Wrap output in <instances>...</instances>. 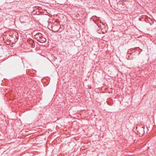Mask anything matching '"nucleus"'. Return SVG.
Instances as JSON below:
<instances>
[{
	"mask_svg": "<svg viewBox=\"0 0 156 156\" xmlns=\"http://www.w3.org/2000/svg\"><path fill=\"white\" fill-rule=\"evenodd\" d=\"M20 21L21 22V23H26V22H24L22 21L21 19L20 20Z\"/></svg>",
	"mask_w": 156,
	"mask_h": 156,
	"instance_id": "obj_1",
	"label": "nucleus"
}]
</instances>
